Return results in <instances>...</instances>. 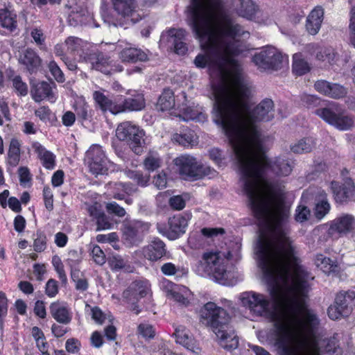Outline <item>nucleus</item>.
Returning a JSON list of instances; mask_svg holds the SVG:
<instances>
[{
	"label": "nucleus",
	"instance_id": "obj_18",
	"mask_svg": "<svg viewBox=\"0 0 355 355\" xmlns=\"http://www.w3.org/2000/svg\"><path fill=\"white\" fill-rule=\"evenodd\" d=\"M93 98L96 106L103 112L108 111L114 114L123 112V109L119 105V96H106L100 91H95Z\"/></svg>",
	"mask_w": 355,
	"mask_h": 355
},
{
	"label": "nucleus",
	"instance_id": "obj_11",
	"mask_svg": "<svg viewBox=\"0 0 355 355\" xmlns=\"http://www.w3.org/2000/svg\"><path fill=\"white\" fill-rule=\"evenodd\" d=\"M145 132L139 126L130 121H124L118 125L116 136L120 140L125 141L132 150L137 155L143 152L145 146Z\"/></svg>",
	"mask_w": 355,
	"mask_h": 355
},
{
	"label": "nucleus",
	"instance_id": "obj_57",
	"mask_svg": "<svg viewBox=\"0 0 355 355\" xmlns=\"http://www.w3.org/2000/svg\"><path fill=\"white\" fill-rule=\"evenodd\" d=\"M144 164L146 169L153 171L160 166V159L150 155L144 159Z\"/></svg>",
	"mask_w": 355,
	"mask_h": 355
},
{
	"label": "nucleus",
	"instance_id": "obj_49",
	"mask_svg": "<svg viewBox=\"0 0 355 355\" xmlns=\"http://www.w3.org/2000/svg\"><path fill=\"white\" fill-rule=\"evenodd\" d=\"M34 250L37 252H43L46 248V236L42 232H37L34 239Z\"/></svg>",
	"mask_w": 355,
	"mask_h": 355
},
{
	"label": "nucleus",
	"instance_id": "obj_21",
	"mask_svg": "<svg viewBox=\"0 0 355 355\" xmlns=\"http://www.w3.org/2000/svg\"><path fill=\"white\" fill-rule=\"evenodd\" d=\"M51 85L55 86V84L54 83H49L45 81H42L33 85L31 93L35 101L40 102L46 98L49 101H54L55 96L52 91Z\"/></svg>",
	"mask_w": 355,
	"mask_h": 355
},
{
	"label": "nucleus",
	"instance_id": "obj_38",
	"mask_svg": "<svg viewBox=\"0 0 355 355\" xmlns=\"http://www.w3.org/2000/svg\"><path fill=\"white\" fill-rule=\"evenodd\" d=\"M16 15L8 9H0V24L2 27L13 31L17 27Z\"/></svg>",
	"mask_w": 355,
	"mask_h": 355
},
{
	"label": "nucleus",
	"instance_id": "obj_54",
	"mask_svg": "<svg viewBox=\"0 0 355 355\" xmlns=\"http://www.w3.org/2000/svg\"><path fill=\"white\" fill-rule=\"evenodd\" d=\"M82 40L76 37H69L65 40V44L71 52H75L79 49L82 44Z\"/></svg>",
	"mask_w": 355,
	"mask_h": 355
},
{
	"label": "nucleus",
	"instance_id": "obj_24",
	"mask_svg": "<svg viewBox=\"0 0 355 355\" xmlns=\"http://www.w3.org/2000/svg\"><path fill=\"white\" fill-rule=\"evenodd\" d=\"M41 62L40 56L31 49H27L22 51L19 57V62L23 64L31 73L39 69Z\"/></svg>",
	"mask_w": 355,
	"mask_h": 355
},
{
	"label": "nucleus",
	"instance_id": "obj_50",
	"mask_svg": "<svg viewBox=\"0 0 355 355\" xmlns=\"http://www.w3.org/2000/svg\"><path fill=\"white\" fill-rule=\"evenodd\" d=\"M310 216L309 209L304 205H299L295 211V219L296 221L302 223L307 220Z\"/></svg>",
	"mask_w": 355,
	"mask_h": 355
},
{
	"label": "nucleus",
	"instance_id": "obj_13",
	"mask_svg": "<svg viewBox=\"0 0 355 355\" xmlns=\"http://www.w3.org/2000/svg\"><path fill=\"white\" fill-rule=\"evenodd\" d=\"M191 214H177L168 218V229H159V232L170 240H175L185 233L188 221L191 219Z\"/></svg>",
	"mask_w": 355,
	"mask_h": 355
},
{
	"label": "nucleus",
	"instance_id": "obj_59",
	"mask_svg": "<svg viewBox=\"0 0 355 355\" xmlns=\"http://www.w3.org/2000/svg\"><path fill=\"white\" fill-rule=\"evenodd\" d=\"M65 348L69 353H78L80 348V342L74 338H69L66 341Z\"/></svg>",
	"mask_w": 355,
	"mask_h": 355
},
{
	"label": "nucleus",
	"instance_id": "obj_46",
	"mask_svg": "<svg viewBox=\"0 0 355 355\" xmlns=\"http://www.w3.org/2000/svg\"><path fill=\"white\" fill-rule=\"evenodd\" d=\"M52 263L55 271L58 274L59 278L63 284H66L67 282V275L64 270V266L58 256H54L52 259Z\"/></svg>",
	"mask_w": 355,
	"mask_h": 355
},
{
	"label": "nucleus",
	"instance_id": "obj_47",
	"mask_svg": "<svg viewBox=\"0 0 355 355\" xmlns=\"http://www.w3.org/2000/svg\"><path fill=\"white\" fill-rule=\"evenodd\" d=\"M301 102L307 108H313L320 105V98L315 95L304 94L301 96Z\"/></svg>",
	"mask_w": 355,
	"mask_h": 355
},
{
	"label": "nucleus",
	"instance_id": "obj_56",
	"mask_svg": "<svg viewBox=\"0 0 355 355\" xmlns=\"http://www.w3.org/2000/svg\"><path fill=\"white\" fill-rule=\"evenodd\" d=\"M92 254L94 261L98 265H103L105 263V255L101 248L96 245L92 250Z\"/></svg>",
	"mask_w": 355,
	"mask_h": 355
},
{
	"label": "nucleus",
	"instance_id": "obj_36",
	"mask_svg": "<svg viewBox=\"0 0 355 355\" xmlns=\"http://www.w3.org/2000/svg\"><path fill=\"white\" fill-rule=\"evenodd\" d=\"M175 106V97L172 90L164 89L158 99L157 107L161 111L169 110Z\"/></svg>",
	"mask_w": 355,
	"mask_h": 355
},
{
	"label": "nucleus",
	"instance_id": "obj_62",
	"mask_svg": "<svg viewBox=\"0 0 355 355\" xmlns=\"http://www.w3.org/2000/svg\"><path fill=\"white\" fill-rule=\"evenodd\" d=\"M201 233L206 237H213L218 234H223L225 230L222 227L208 228L204 227L201 230Z\"/></svg>",
	"mask_w": 355,
	"mask_h": 355
},
{
	"label": "nucleus",
	"instance_id": "obj_27",
	"mask_svg": "<svg viewBox=\"0 0 355 355\" xmlns=\"http://www.w3.org/2000/svg\"><path fill=\"white\" fill-rule=\"evenodd\" d=\"M149 229V224L140 220H134L124 224L123 234L125 239L132 241L146 232Z\"/></svg>",
	"mask_w": 355,
	"mask_h": 355
},
{
	"label": "nucleus",
	"instance_id": "obj_7",
	"mask_svg": "<svg viewBox=\"0 0 355 355\" xmlns=\"http://www.w3.org/2000/svg\"><path fill=\"white\" fill-rule=\"evenodd\" d=\"M314 113L327 123L339 130H349L355 123V117L336 102H331L324 107L318 108Z\"/></svg>",
	"mask_w": 355,
	"mask_h": 355
},
{
	"label": "nucleus",
	"instance_id": "obj_2",
	"mask_svg": "<svg viewBox=\"0 0 355 355\" xmlns=\"http://www.w3.org/2000/svg\"><path fill=\"white\" fill-rule=\"evenodd\" d=\"M254 163L248 164L246 173L237 155H235L241 172L243 189L248 204L258 220L259 235L254 253L258 266L274 281V274H286L288 264L298 260L295 247L288 236L286 223L290 208L286 205L282 195L284 186L265 179L264 173L270 169L279 176H287L293 166L288 159L277 157L270 162L263 151L262 143L258 150L250 146Z\"/></svg>",
	"mask_w": 355,
	"mask_h": 355
},
{
	"label": "nucleus",
	"instance_id": "obj_25",
	"mask_svg": "<svg viewBox=\"0 0 355 355\" xmlns=\"http://www.w3.org/2000/svg\"><path fill=\"white\" fill-rule=\"evenodd\" d=\"M324 17V10L321 6H316L308 15L306 29L310 35H316L321 27Z\"/></svg>",
	"mask_w": 355,
	"mask_h": 355
},
{
	"label": "nucleus",
	"instance_id": "obj_53",
	"mask_svg": "<svg viewBox=\"0 0 355 355\" xmlns=\"http://www.w3.org/2000/svg\"><path fill=\"white\" fill-rule=\"evenodd\" d=\"M106 209L110 214H113L119 217L125 215V210L115 202H111L106 205Z\"/></svg>",
	"mask_w": 355,
	"mask_h": 355
},
{
	"label": "nucleus",
	"instance_id": "obj_6",
	"mask_svg": "<svg viewBox=\"0 0 355 355\" xmlns=\"http://www.w3.org/2000/svg\"><path fill=\"white\" fill-rule=\"evenodd\" d=\"M196 272L200 276H212L220 284H229L224 259L218 252H205L196 265Z\"/></svg>",
	"mask_w": 355,
	"mask_h": 355
},
{
	"label": "nucleus",
	"instance_id": "obj_33",
	"mask_svg": "<svg viewBox=\"0 0 355 355\" xmlns=\"http://www.w3.org/2000/svg\"><path fill=\"white\" fill-rule=\"evenodd\" d=\"M33 148L37 153L42 160L43 166L47 169H53L55 166V155L45 149L40 143L33 144Z\"/></svg>",
	"mask_w": 355,
	"mask_h": 355
},
{
	"label": "nucleus",
	"instance_id": "obj_43",
	"mask_svg": "<svg viewBox=\"0 0 355 355\" xmlns=\"http://www.w3.org/2000/svg\"><path fill=\"white\" fill-rule=\"evenodd\" d=\"M309 69V64L305 60L298 58L296 54L293 55V71L296 75H304L307 73Z\"/></svg>",
	"mask_w": 355,
	"mask_h": 355
},
{
	"label": "nucleus",
	"instance_id": "obj_37",
	"mask_svg": "<svg viewBox=\"0 0 355 355\" xmlns=\"http://www.w3.org/2000/svg\"><path fill=\"white\" fill-rule=\"evenodd\" d=\"M315 146L314 140L311 137H306L299 140L291 146V150L294 153L301 154L311 152Z\"/></svg>",
	"mask_w": 355,
	"mask_h": 355
},
{
	"label": "nucleus",
	"instance_id": "obj_32",
	"mask_svg": "<svg viewBox=\"0 0 355 355\" xmlns=\"http://www.w3.org/2000/svg\"><path fill=\"white\" fill-rule=\"evenodd\" d=\"M84 59L92 65V68L103 73H106V67L108 65V58H105L102 53H91L87 54Z\"/></svg>",
	"mask_w": 355,
	"mask_h": 355
},
{
	"label": "nucleus",
	"instance_id": "obj_10",
	"mask_svg": "<svg viewBox=\"0 0 355 355\" xmlns=\"http://www.w3.org/2000/svg\"><path fill=\"white\" fill-rule=\"evenodd\" d=\"M252 61L261 71H278L288 62L286 55L272 46H267L254 54Z\"/></svg>",
	"mask_w": 355,
	"mask_h": 355
},
{
	"label": "nucleus",
	"instance_id": "obj_1",
	"mask_svg": "<svg viewBox=\"0 0 355 355\" xmlns=\"http://www.w3.org/2000/svg\"><path fill=\"white\" fill-rule=\"evenodd\" d=\"M286 274H274V281L262 272L271 297L283 302L278 310L270 311V300L262 294L247 291L241 294L244 306L260 316H270L274 322L272 340L279 355H320L321 349L331 355H342L337 334L320 340L317 336L319 320L306 308L309 274L298 263L288 264Z\"/></svg>",
	"mask_w": 355,
	"mask_h": 355
},
{
	"label": "nucleus",
	"instance_id": "obj_22",
	"mask_svg": "<svg viewBox=\"0 0 355 355\" xmlns=\"http://www.w3.org/2000/svg\"><path fill=\"white\" fill-rule=\"evenodd\" d=\"M164 243L159 239H155L142 249L145 258L152 261H157L166 253Z\"/></svg>",
	"mask_w": 355,
	"mask_h": 355
},
{
	"label": "nucleus",
	"instance_id": "obj_15",
	"mask_svg": "<svg viewBox=\"0 0 355 355\" xmlns=\"http://www.w3.org/2000/svg\"><path fill=\"white\" fill-rule=\"evenodd\" d=\"M354 227V217L348 214H342L331 222L328 234L333 238H338L352 232Z\"/></svg>",
	"mask_w": 355,
	"mask_h": 355
},
{
	"label": "nucleus",
	"instance_id": "obj_30",
	"mask_svg": "<svg viewBox=\"0 0 355 355\" xmlns=\"http://www.w3.org/2000/svg\"><path fill=\"white\" fill-rule=\"evenodd\" d=\"M236 13L248 19H252L257 12V6L252 0H234Z\"/></svg>",
	"mask_w": 355,
	"mask_h": 355
},
{
	"label": "nucleus",
	"instance_id": "obj_40",
	"mask_svg": "<svg viewBox=\"0 0 355 355\" xmlns=\"http://www.w3.org/2000/svg\"><path fill=\"white\" fill-rule=\"evenodd\" d=\"M20 144L17 139H12L8 149V164L16 166L19 162Z\"/></svg>",
	"mask_w": 355,
	"mask_h": 355
},
{
	"label": "nucleus",
	"instance_id": "obj_4",
	"mask_svg": "<svg viewBox=\"0 0 355 355\" xmlns=\"http://www.w3.org/2000/svg\"><path fill=\"white\" fill-rule=\"evenodd\" d=\"M250 88L243 75L237 76L229 89H223L218 103L213 108L214 121L225 132L246 172L253 164L250 146L259 150L262 136L257 122H268L275 116L274 103L270 98L262 100L252 110L248 111Z\"/></svg>",
	"mask_w": 355,
	"mask_h": 355
},
{
	"label": "nucleus",
	"instance_id": "obj_28",
	"mask_svg": "<svg viewBox=\"0 0 355 355\" xmlns=\"http://www.w3.org/2000/svg\"><path fill=\"white\" fill-rule=\"evenodd\" d=\"M68 14V23L70 26L76 27L85 24L88 19L87 10L85 8L76 5L70 7Z\"/></svg>",
	"mask_w": 355,
	"mask_h": 355
},
{
	"label": "nucleus",
	"instance_id": "obj_61",
	"mask_svg": "<svg viewBox=\"0 0 355 355\" xmlns=\"http://www.w3.org/2000/svg\"><path fill=\"white\" fill-rule=\"evenodd\" d=\"M58 292V282L53 279H50L46 284L45 293L49 297H54Z\"/></svg>",
	"mask_w": 355,
	"mask_h": 355
},
{
	"label": "nucleus",
	"instance_id": "obj_16",
	"mask_svg": "<svg viewBox=\"0 0 355 355\" xmlns=\"http://www.w3.org/2000/svg\"><path fill=\"white\" fill-rule=\"evenodd\" d=\"M302 198L305 200H309L315 198L318 201L315 203V216L318 218H323L329 211L330 205L327 199L326 193L319 189L314 187H309L307 190L303 192Z\"/></svg>",
	"mask_w": 355,
	"mask_h": 355
},
{
	"label": "nucleus",
	"instance_id": "obj_8",
	"mask_svg": "<svg viewBox=\"0 0 355 355\" xmlns=\"http://www.w3.org/2000/svg\"><path fill=\"white\" fill-rule=\"evenodd\" d=\"M179 174L184 180H196L211 175L216 171L210 166L204 165L192 155L185 154L174 159Z\"/></svg>",
	"mask_w": 355,
	"mask_h": 355
},
{
	"label": "nucleus",
	"instance_id": "obj_5",
	"mask_svg": "<svg viewBox=\"0 0 355 355\" xmlns=\"http://www.w3.org/2000/svg\"><path fill=\"white\" fill-rule=\"evenodd\" d=\"M230 320L228 313L214 302H207L200 310V322L211 329L218 338L220 346L228 351L239 346V337L229 325Z\"/></svg>",
	"mask_w": 355,
	"mask_h": 355
},
{
	"label": "nucleus",
	"instance_id": "obj_23",
	"mask_svg": "<svg viewBox=\"0 0 355 355\" xmlns=\"http://www.w3.org/2000/svg\"><path fill=\"white\" fill-rule=\"evenodd\" d=\"M49 311L51 316L60 324H68L72 316L67 306L59 301L51 304Z\"/></svg>",
	"mask_w": 355,
	"mask_h": 355
},
{
	"label": "nucleus",
	"instance_id": "obj_51",
	"mask_svg": "<svg viewBox=\"0 0 355 355\" xmlns=\"http://www.w3.org/2000/svg\"><path fill=\"white\" fill-rule=\"evenodd\" d=\"M49 69L52 76L58 82L63 83L64 81V74L55 61L49 62Z\"/></svg>",
	"mask_w": 355,
	"mask_h": 355
},
{
	"label": "nucleus",
	"instance_id": "obj_41",
	"mask_svg": "<svg viewBox=\"0 0 355 355\" xmlns=\"http://www.w3.org/2000/svg\"><path fill=\"white\" fill-rule=\"evenodd\" d=\"M182 112V118L184 121L189 120H201L204 118V115L199 111L192 107L188 106L187 104H182L180 107Z\"/></svg>",
	"mask_w": 355,
	"mask_h": 355
},
{
	"label": "nucleus",
	"instance_id": "obj_48",
	"mask_svg": "<svg viewBox=\"0 0 355 355\" xmlns=\"http://www.w3.org/2000/svg\"><path fill=\"white\" fill-rule=\"evenodd\" d=\"M108 263L112 270L116 271L125 268L127 265V261L119 255H114L110 257Z\"/></svg>",
	"mask_w": 355,
	"mask_h": 355
},
{
	"label": "nucleus",
	"instance_id": "obj_3",
	"mask_svg": "<svg viewBox=\"0 0 355 355\" xmlns=\"http://www.w3.org/2000/svg\"><path fill=\"white\" fill-rule=\"evenodd\" d=\"M220 8L219 0H201L188 6L187 24L196 37L204 42L205 54L198 55L194 64L198 68L207 65L215 68L220 84L214 88L215 104L223 89H229L237 76L241 75V69L234 58L244 51L241 37L250 33L236 21L229 16L216 22V13Z\"/></svg>",
	"mask_w": 355,
	"mask_h": 355
},
{
	"label": "nucleus",
	"instance_id": "obj_19",
	"mask_svg": "<svg viewBox=\"0 0 355 355\" xmlns=\"http://www.w3.org/2000/svg\"><path fill=\"white\" fill-rule=\"evenodd\" d=\"M150 292V285L146 280H135L123 293V297L126 302L138 301Z\"/></svg>",
	"mask_w": 355,
	"mask_h": 355
},
{
	"label": "nucleus",
	"instance_id": "obj_12",
	"mask_svg": "<svg viewBox=\"0 0 355 355\" xmlns=\"http://www.w3.org/2000/svg\"><path fill=\"white\" fill-rule=\"evenodd\" d=\"M355 299L354 291H344L338 293L335 298L334 303L327 309V314L333 320H338L343 317H347L352 311V304Z\"/></svg>",
	"mask_w": 355,
	"mask_h": 355
},
{
	"label": "nucleus",
	"instance_id": "obj_44",
	"mask_svg": "<svg viewBox=\"0 0 355 355\" xmlns=\"http://www.w3.org/2000/svg\"><path fill=\"white\" fill-rule=\"evenodd\" d=\"M347 94V89L338 83H331L330 84V89L328 94V97L339 99L345 97Z\"/></svg>",
	"mask_w": 355,
	"mask_h": 355
},
{
	"label": "nucleus",
	"instance_id": "obj_17",
	"mask_svg": "<svg viewBox=\"0 0 355 355\" xmlns=\"http://www.w3.org/2000/svg\"><path fill=\"white\" fill-rule=\"evenodd\" d=\"M331 189L336 202L344 203L351 200L355 193L354 182L351 178H345L342 185L339 182L332 181Z\"/></svg>",
	"mask_w": 355,
	"mask_h": 355
},
{
	"label": "nucleus",
	"instance_id": "obj_55",
	"mask_svg": "<svg viewBox=\"0 0 355 355\" xmlns=\"http://www.w3.org/2000/svg\"><path fill=\"white\" fill-rule=\"evenodd\" d=\"M168 204L175 210H182L185 207L186 202L181 196H174L170 198Z\"/></svg>",
	"mask_w": 355,
	"mask_h": 355
},
{
	"label": "nucleus",
	"instance_id": "obj_14",
	"mask_svg": "<svg viewBox=\"0 0 355 355\" xmlns=\"http://www.w3.org/2000/svg\"><path fill=\"white\" fill-rule=\"evenodd\" d=\"M86 160L89 171L97 175L106 170V159L103 150L99 145H92L86 153Z\"/></svg>",
	"mask_w": 355,
	"mask_h": 355
},
{
	"label": "nucleus",
	"instance_id": "obj_29",
	"mask_svg": "<svg viewBox=\"0 0 355 355\" xmlns=\"http://www.w3.org/2000/svg\"><path fill=\"white\" fill-rule=\"evenodd\" d=\"M119 58L123 62L135 63L148 60L146 53L137 48H125L119 53Z\"/></svg>",
	"mask_w": 355,
	"mask_h": 355
},
{
	"label": "nucleus",
	"instance_id": "obj_45",
	"mask_svg": "<svg viewBox=\"0 0 355 355\" xmlns=\"http://www.w3.org/2000/svg\"><path fill=\"white\" fill-rule=\"evenodd\" d=\"M12 86L18 95L24 96L28 94V86L26 83L22 81L21 77L19 76H15L12 80Z\"/></svg>",
	"mask_w": 355,
	"mask_h": 355
},
{
	"label": "nucleus",
	"instance_id": "obj_58",
	"mask_svg": "<svg viewBox=\"0 0 355 355\" xmlns=\"http://www.w3.org/2000/svg\"><path fill=\"white\" fill-rule=\"evenodd\" d=\"M96 231L110 230L112 228V223L110 221L108 217L103 213L96 220Z\"/></svg>",
	"mask_w": 355,
	"mask_h": 355
},
{
	"label": "nucleus",
	"instance_id": "obj_52",
	"mask_svg": "<svg viewBox=\"0 0 355 355\" xmlns=\"http://www.w3.org/2000/svg\"><path fill=\"white\" fill-rule=\"evenodd\" d=\"M137 330L139 334L146 339H151L155 336V331L150 324H140L137 327Z\"/></svg>",
	"mask_w": 355,
	"mask_h": 355
},
{
	"label": "nucleus",
	"instance_id": "obj_42",
	"mask_svg": "<svg viewBox=\"0 0 355 355\" xmlns=\"http://www.w3.org/2000/svg\"><path fill=\"white\" fill-rule=\"evenodd\" d=\"M125 173L129 179L132 180L141 187H146L150 180L149 175H144L142 173L137 171L128 170Z\"/></svg>",
	"mask_w": 355,
	"mask_h": 355
},
{
	"label": "nucleus",
	"instance_id": "obj_20",
	"mask_svg": "<svg viewBox=\"0 0 355 355\" xmlns=\"http://www.w3.org/2000/svg\"><path fill=\"white\" fill-rule=\"evenodd\" d=\"M168 33V42L173 47L175 53L178 55H184L188 51L187 44L184 42L186 31L171 28Z\"/></svg>",
	"mask_w": 355,
	"mask_h": 355
},
{
	"label": "nucleus",
	"instance_id": "obj_63",
	"mask_svg": "<svg viewBox=\"0 0 355 355\" xmlns=\"http://www.w3.org/2000/svg\"><path fill=\"white\" fill-rule=\"evenodd\" d=\"M43 195L46 208L49 210H51L53 207V200L51 189L49 187H44Z\"/></svg>",
	"mask_w": 355,
	"mask_h": 355
},
{
	"label": "nucleus",
	"instance_id": "obj_60",
	"mask_svg": "<svg viewBox=\"0 0 355 355\" xmlns=\"http://www.w3.org/2000/svg\"><path fill=\"white\" fill-rule=\"evenodd\" d=\"M331 83L325 80H319L314 84L315 89L320 94L327 96Z\"/></svg>",
	"mask_w": 355,
	"mask_h": 355
},
{
	"label": "nucleus",
	"instance_id": "obj_39",
	"mask_svg": "<svg viewBox=\"0 0 355 355\" xmlns=\"http://www.w3.org/2000/svg\"><path fill=\"white\" fill-rule=\"evenodd\" d=\"M309 51L318 60H324L327 59L329 62L334 59V54L331 53L330 49L321 47L315 44H311L307 46Z\"/></svg>",
	"mask_w": 355,
	"mask_h": 355
},
{
	"label": "nucleus",
	"instance_id": "obj_9",
	"mask_svg": "<svg viewBox=\"0 0 355 355\" xmlns=\"http://www.w3.org/2000/svg\"><path fill=\"white\" fill-rule=\"evenodd\" d=\"M114 11L102 7L101 17L104 22L114 26H123V20L133 17L137 12L136 0H111Z\"/></svg>",
	"mask_w": 355,
	"mask_h": 355
},
{
	"label": "nucleus",
	"instance_id": "obj_26",
	"mask_svg": "<svg viewBox=\"0 0 355 355\" xmlns=\"http://www.w3.org/2000/svg\"><path fill=\"white\" fill-rule=\"evenodd\" d=\"M175 336L178 343L182 345L186 349L194 354L200 353V347L196 345L190 332L185 327L180 326L177 328Z\"/></svg>",
	"mask_w": 355,
	"mask_h": 355
},
{
	"label": "nucleus",
	"instance_id": "obj_64",
	"mask_svg": "<svg viewBox=\"0 0 355 355\" xmlns=\"http://www.w3.org/2000/svg\"><path fill=\"white\" fill-rule=\"evenodd\" d=\"M161 272L166 276L174 275L178 271V268L172 263H165L161 266Z\"/></svg>",
	"mask_w": 355,
	"mask_h": 355
},
{
	"label": "nucleus",
	"instance_id": "obj_31",
	"mask_svg": "<svg viewBox=\"0 0 355 355\" xmlns=\"http://www.w3.org/2000/svg\"><path fill=\"white\" fill-rule=\"evenodd\" d=\"M119 105L123 109V112L126 110H141L145 107L144 95L141 94H137L132 97L124 98L123 100L119 97Z\"/></svg>",
	"mask_w": 355,
	"mask_h": 355
},
{
	"label": "nucleus",
	"instance_id": "obj_35",
	"mask_svg": "<svg viewBox=\"0 0 355 355\" xmlns=\"http://www.w3.org/2000/svg\"><path fill=\"white\" fill-rule=\"evenodd\" d=\"M315 263L317 267L320 268L327 275L335 273L338 270V266L329 258L322 254H318L316 256Z\"/></svg>",
	"mask_w": 355,
	"mask_h": 355
},
{
	"label": "nucleus",
	"instance_id": "obj_34",
	"mask_svg": "<svg viewBox=\"0 0 355 355\" xmlns=\"http://www.w3.org/2000/svg\"><path fill=\"white\" fill-rule=\"evenodd\" d=\"M173 139L184 146L194 145L197 143V136L193 130L186 128H183L180 133L173 135Z\"/></svg>",
	"mask_w": 355,
	"mask_h": 355
}]
</instances>
